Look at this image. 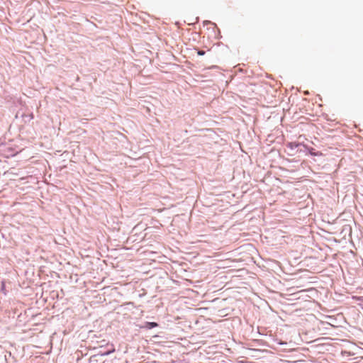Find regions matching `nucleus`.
<instances>
[{"label":"nucleus","mask_w":363,"mask_h":363,"mask_svg":"<svg viewBox=\"0 0 363 363\" xmlns=\"http://www.w3.org/2000/svg\"><path fill=\"white\" fill-rule=\"evenodd\" d=\"M157 326L158 324L155 322H145L144 325L141 326V328L150 330Z\"/></svg>","instance_id":"1"},{"label":"nucleus","mask_w":363,"mask_h":363,"mask_svg":"<svg viewBox=\"0 0 363 363\" xmlns=\"http://www.w3.org/2000/svg\"><path fill=\"white\" fill-rule=\"evenodd\" d=\"M303 146L304 147V148L306 150H307L309 152L310 155H311L313 156H318V155H321L320 152H315V150L313 148H312V147H308L306 145H303Z\"/></svg>","instance_id":"2"},{"label":"nucleus","mask_w":363,"mask_h":363,"mask_svg":"<svg viewBox=\"0 0 363 363\" xmlns=\"http://www.w3.org/2000/svg\"><path fill=\"white\" fill-rule=\"evenodd\" d=\"M303 144H301V143H295V142H293V143H289L288 145H287V147L289 148H290L291 150H295L296 148H297L298 146L300 145H303Z\"/></svg>","instance_id":"3"},{"label":"nucleus","mask_w":363,"mask_h":363,"mask_svg":"<svg viewBox=\"0 0 363 363\" xmlns=\"http://www.w3.org/2000/svg\"><path fill=\"white\" fill-rule=\"evenodd\" d=\"M114 349H112L110 351H107V352H105L104 353H103L101 355H108L110 354L111 353L113 352H114Z\"/></svg>","instance_id":"4"},{"label":"nucleus","mask_w":363,"mask_h":363,"mask_svg":"<svg viewBox=\"0 0 363 363\" xmlns=\"http://www.w3.org/2000/svg\"><path fill=\"white\" fill-rule=\"evenodd\" d=\"M197 53L199 55L203 56L205 55L206 52L203 50H198Z\"/></svg>","instance_id":"5"},{"label":"nucleus","mask_w":363,"mask_h":363,"mask_svg":"<svg viewBox=\"0 0 363 363\" xmlns=\"http://www.w3.org/2000/svg\"><path fill=\"white\" fill-rule=\"evenodd\" d=\"M28 117L29 118V120L33 119V113H30Z\"/></svg>","instance_id":"6"}]
</instances>
